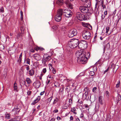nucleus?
<instances>
[{
  "label": "nucleus",
  "instance_id": "nucleus-4",
  "mask_svg": "<svg viewBox=\"0 0 121 121\" xmlns=\"http://www.w3.org/2000/svg\"><path fill=\"white\" fill-rule=\"evenodd\" d=\"M78 45V48L79 49L83 50L86 49L87 47L88 43L85 40H82L79 41Z\"/></svg>",
  "mask_w": 121,
  "mask_h": 121
},
{
  "label": "nucleus",
  "instance_id": "nucleus-55",
  "mask_svg": "<svg viewBox=\"0 0 121 121\" xmlns=\"http://www.w3.org/2000/svg\"><path fill=\"white\" fill-rule=\"evenodd\" d=\"M84 117V114L82 112L80 115L79 117L81 118H82Z\"/></svg>",
  "mask_w": 121,
  "mask_h": 121
},
{
  "label": "nucleus",
  "instance_id": "nucleus-64",
  "mask_svg": "<svg viewBox=\"0 0 121 121\" xmlns=\"http://www.w3.org/2000/svg\"><path fill=\"white\" fill-rule=\"evenodd\" d=\"M120 18H120L119 17L118 18L117 20H116V22L117 23V24H118Z\"/></svg>",
  "mask_w": 121,
  "mask_h": 121
},
{
  "label": "nucleus",
  "instance_id": "nucleus-16",
  "mask_svg": "<svg viewBox=\"0 0 121 121\" xmlns=\"http://www.w3.org/2000/svg\"><path fill=\"white\" fill-rule=\"evenodd\" d=\"M39 65V63L38 62H34L33 64V68L35 69Z\"/></svg>",
  "mask_w": 121,
  "mask_h": 121
},
{
  "label": "nucleus",
  "instance_id": "nucleus-63",
  "mask_svg": "<svg viewBox=\"0 0 121 121\" xmlns=\"http://www.w3.org/2000/svg\"><path fill=\"white\" fill-rule=\"evenodd\" d=\"M76 111V109L74 107L71 110V111L72 112L73 111Z\"/></svg>",
  "mask_w": 121,
  "mask_h": 121
},
{
  "label": "nucleus",
  "instance_id": "nucleus-14",
  "mask_svg": "<svg viewBox=\"0 0 121 121\" xmlns=\"http://www.w3.org/2000/svg\"><path fill=\"white\" fill-rule=\"evenodd\" d=\"M121 100V96L120 95L118 94L116 98V100L115 101L116 104H117L119 101Z\"/></svg>",
  "mask_w": 121,
  "mask_h": 121
},
{
  "label": "nucleus",
  "instance_id": "nucleus-7",
  "mask_svg": "<svg viewBox=\"0 0 121 121\" xmlns=\"http://www.w3.org/2000/svg\"><path fill=\"white\" fill-rule=\"evenodd\" d=\"M62 13L63 15L65 17H71L73 14L72 12L69 9H62Z\"/></svg>",
  "mask_w": 121,
  "mask_h": 121
},
{
  "label": "nucleus",
  "instance_id": "nucleus-23",
  "mask_svg": "<svg viewBox=\"0 0 121 121\" xmlns=\"http://www.w3.org/2000/svg\"><path fill=\"white\" fill-rule=\"evenodd\" d=\"M26 81L28 84H31V81L30 79L29 78H26Z\"/></svg>",
  "mask_w": 121,
  "mask_h": 121
},
{
  "label": "nucleus",
  "instance_id": "nucleus-21",
  "mask_svg": "<svg viewBox=\"0 0 121 121\" xmlns=\"http://www.w3.org/2000/svg\"><path fill=\"white\" fill-rule=\"evenodd\" d=\"M14 90L15 91L17 92V84L16 82H15L14 84Z\"/></svg>",
  "mask_w": 121,
  "mask_h": 121
},
{
  "label": "nucleus",
  "instance_id": "nucleus-46",
  "mask_svg": "<svg viewBox=\"0 0 121 121\" xmlns=\"http://www.w3.org/2000/svg\"><path fill=\"white\" fill-rule=\"evenodd\" d=\"M107 97L108 98L109 97V92L108 91H106L105 92V93Z\"/></svg>",
  "mask_w": 121,
  "mask_h": 121
},
{
  "label": "nucleus",
  "instance_id": "nucleus-36",
  "mask_svg": "<svg viewBox=\"0 0 121 121\" xmlns=\"http://www.w3.org/2000/svg\"><path fill=\"white\" fill-rule=\"evenodd\" d=\"M80 101V99H78L77 103H79L80 104V105L82 106L83 105V102L82 100H81Z\"/></svg>",
  "mask_w": 121,
  "mask_h": 121
},
{
  "label": "nucleus",
  "instance_id": "nucleus-60",
  "mask_svg": "<svg viewBox=\"0 0 121 121\" xmlns=\"http://www.w3.org/2000/svg\"><path fill=\"white\" fill-rule=\"evenodd\" d=\"M50 82V80L47 79V80L46 81V84L47 85H48V83Z\"/></svg>",
  "mask_w": 121,
  "mask_h": 121
},
{
  "label": "nucleus",
  "instance_id": "nucleus-45",
  "mask_svg": "<svg viewBox=\"0 0 121 121\" xmlns=\"http://www.w3.org/2000/svg\"><path fill=\"white\" fill-rule=\"evenodd\" d=\"M19 117V116H16L15 117L13 118L14 121H18V120H17L18 118Z\"/></svg>",
  "mask_w": 121,
  "mask_h": 121
},
{
  "label": "nucleus",
  "instance_id": "nucleus-29",
  "mask_svg": "<svg viewBox=\"0 0 121 121\" xmlns=\"http://www.w3.org/2000/svg\"><path fill=\"white\" fill-rule=\"evenodd\" d=\"M25 61H26V62L27 64H28L29 65H30V59L29 58H27L26 60L25 59L24 62H25Z\"/></svg>",
  "mask_w": 121,
  "mask_h": 121
},
{
  "label": "nucleus",
  "instance_id": "nucleus-57",
  "mask_svg": "<svg viewBox=\"0 0 121 121\" xmlns=\"http://www.w3.org/2000/svg\"><path fill=\"white\" fill-rule=\"evenodd\" d=\"M88 89L89 88L88 87H86L84 88V91H85V92H87L86 91L88 90Z\"/></svg>",
  "mask_w": 121,
  "mask_h": 121
},
{
  "label": "nucleus",
  "instance_id": "nucleus-9",
  "mask_svg": "<svg viewBox=\"0 0 121 121\" xmlns=\"http://www.w3.org/2000/svg\"><path fill=\"white\" fill-rule=\"evenodd\" d=\"M82 35L83 39L87 40L91 37V33L88 31H85L83 32Z\"/></svg>",
  "mask_w": 121,
  "mask_h": 121
},
{
  "label": "nucleus",
  "instance_id": "nucleus-15",
  "mask_svg": "<svg viewBox=\"0 0 121 121\" xmlns=\"http://www.w3.org/2000/svg\"><path fill=\"white\" fill-rule=\"evenodd\" d=\"M28 73L30 76H32L34 74L35 71L32 69H31L28 71Z\"/></svg>",
  "mask_w": 121,
  "mask_h": 121
},
{
  "label": "nucleus",
  "instance_id": "nucleus-28",
  "mask_svg": "<svg viewBox=\"0 0 121 121\" xmlns=\"http://www.w3.org/2000/svg\"><path fill=\"white\" fill-rule=\"evenodd\" d=\"M66 90L68 93L69 92L70 90L71 89L70 87L68 86H67V87L66 88Z\"/></svg>",
  "mask_w": 121,
  "mask_h": 121
},
{
  "label": "nucleus",
  "instance_id": "nucleus-44",
  "mask_svg": "<svg viewBox=\"0 0 121 121\" xmlns=\"http://www.w3.org/2000/svg\"><path fill=\"white\" fill-rule=\"evenodd\" d=\"M41 96H38L35 99L37 102H38L40 99Z\"/></svg>",
  "mask_w": 121,
  "mask_h": 121
},
{
  "label": "nucleus",
  "instance_id": "nucleus-27",
  "mask_svg": "<svg viewBox=\"0 0 121 121\" xmlns=\"http://www.w3.org/2000/svg\"><path fill=\"white\" fill-rule=\"evenodd\" d=\"M7 69H4V74H3L4 77H6L7 75Z\"/></svg>",
  "mask_w": 121,
  "mask_h": 121
},
{
  "label": "nucleus",
  "instance_id": "nucleus-53",
  "mask_svg": "<svg viewBox=\"0 0 121 121\" xmlns=\"http://www.w3.org/2000/svg\"><path fill=\"white\" fill-rule=\"evenodd\" d=\"M109 27L108 26H107L106 28V33H108V32L109 30Z\"/></svg>",
  "mask_w": 121,
  "mask_h": 121
},
{
  "label": "nucleus",
  "instance_id": "nucleus-58",
  "mask_svg": "<svg viewBox=\"0 0 121 121\" xmlns=\"http://www.w3.org/2000/svg\"><path fill=\"white\" fill-rule=\"evenodd\" d=\"M30 44H31V46H33L34 45V42L33 40H32L30 42Z\"/></svg>",
  "mask_w": 121,
  "mask_h": 121
},
{
  "label": "nucleus",
  "instance_id": "nucleus-30",
  "mask_svg": "<svg viewBox=\"0 0 121 121\" xmlns=\"http://www.w3.org/2000/svg\"><path fill=\"white\" fill-rule=\"evenodd\" d=\"M5 117L7 119H9L10 118V114L8 113L6 114L5 116Z\"/></svg>",
  "mask_w": 121,
  "mask_h": 121
},
{
  "label": "nucleus",
  "instance_id": "nucleus-6",
  "mask_svg": "<svg viewBox=\"0 0 121 121\" xmlns=\"http://www.w3.org/2000/svg\"><path fill=\"white\" fill-rule=\"evenodd\" d=\"M21 104H19L16 105L12 110L13 113L14 115H18L21 108Z\"/></svg>",
  "mask_w": 121,
  "mask_h": 121
},
{
  "label": "nucleus",
  "instance_id": "nucleus-48",
  "mask_svg": "<svg viewBox=\"0 0 121 121\" xmlns=\"http://www.w3.org/2000/svg\"><path fill=\"white\" fill-rule=\"evenodd\" d=\"M83 108L84 109L85 108H87L88 107V106L87 104H84L83 105Z\"/></svg>",
  "mask_w": 121,
  "mask_h": 121
},
{
  "label": "nucleus",
  "instance_id": "nucleus-42",
  "mask_svg": "<svg viewBox=\"0 0 121 121\" xmlns=\"http://www.w3.org/2000/svg\"><path fill=\"white\" fill-rule=\"evenodd\" d=\"M58 101V99L57 98H56L55 99L53 102V104H55L56 103V102Z\"/></svg>",
  "mask_w": 121,
  "mask_h": 121
},
{
  "label": "nucleus",
  "instance_id": "nucleus-35",
  "mask_svg": "<svg viewBox=\"0 0 121 121\" xmlns=\"http://www.w3.org/2000/svg\"><path fill=\"white\" fill-rule=\"evenodd\" d=\"M90 75L91 76H92L94 75L95 74V73L94 71H90L89 72Z\"/></svg>",
  "mask_w": 121,
  "mask_h": 121
},
{
  "label": "nucleus",
  "instance_id": "nucleus-32",
  "mask_svg": "<svg viewBox=\"0 0 121 121\" xmlns=\"http://www.w3.org/2000/svg\"><path fill=\"white\" fill-rule=\"evenodd\" d=\"M72 99L71 98L69 99V105H71L73 103Z\"/></svg>",
  "mask_w": 121,
  "mask_h": 121
},
{
  "label": "nucleus",
  "instance_id": "nucleus-26",
  "mask_svg": "<svg viewBox=\"0 0 121 121\" xmlns=\"http://www.w3.org/2000/svg\"><path fill=\"white\" fill-rule=\"evenodd\" d=\"M20 14H21V20L22 21H23V12L22 11V10H21L20 11Z\"/></svg>",
  "mask_w": 121,
  "mask_h": 121
},
{
  "label": "nucleus",
  "instance_id": "nucleus-34",
  "mask_svg": "<svg viewBox=\"0 0 121 121\" xmlns=\"http://www.w3.org/2000/svg\"><path fill=\"white\" fill-rule=\"evenodd\" d=\"M22 33H18L17 35V39H18L19 37L20 36H22Z\"/></svg>",
  "mask_w": 121,
  "mask_h": 121
},
{
  "label": "nucleus",
  "instance_id": "nucleus-37",
  "mask_svg": "<svg viewBox=\"0 0 121 121\" xmlns=\"http://www.w3.org/2000/svg\"><path fill=\"white\" fill-rule=\"evenodd\" d=\"M64 88V87H62L60 89V93L62 94L63 93Z\"/></svg>",
  "mask_w": 121,
  "mask_h": 121
},
{
  "label": "nucleus",
  "instance_id": "nucleus-38",
  "mask_svg": "<svg viewBox=\"0 0 121 121\" xmlns=\"http://www.w3.org/2000/svg\"><path fill=\"white\" fill-rule=\"evenodd\" d=\"M87 27H88L90 30H92V26L90 24L88 23V24L87 25Z\"/></svg>",
  "mask_w": 121,
  "mask_h": 121
},
{
  "label": "nucleus",
  "instance_id": "nucleus-50",
  "mask_svg": "<svg viewBox=\"0 0 121 121\" xmlns=\"http://www.w3.org/2000/svg\"><path fill=\"white\" fill-rule=\"evenodd\" d=\"M97 88L96 87H95L93 88L92 89V91L94 92H95L96 91V90L97 89Z\"/></svg>",
  "mask_w": 121,
  "mask_h": 121
},
{
  "label": "nucleus",
  "instance_id": "nucleus-8",
  "mask_svg": "<svg viewBox=\"0 0 121 121\" xmlns=\"http://www.w3.org/2000/svg\"><path fill=\"white\" fill-rule=\"evenodd\" d=\"M51 59V56L48 54H44L42 59V62L44 65H45L47 61H49Z\"/></svg>",
  "mask_w": 121,
  "mask_h": 121
},
{
  "label": "nucleus",
  "instance_id": "nucleus-49",
  "mask_svg": "<svg viewBox=\"0 0 121 121\" xmlns=\"http://www.w3.org/2000/svg\"><path fill=\"white\" fill-rule=\"evenodd\" d=\"M25 29V27L24 26H22L21 27V31L24 30Z\"/></svg>",
  "mask_w": 121,
  "mask_h": 121
},
{
  "label": "nucleus",
  "instance_id": "nucleus-13",
  "mask_svg": "<svg viewBox=\"0 0 121 121\" xmlns=\"http://www.w3.org/2000/svg\"><path fill=\"white\" fill-rule=\"evenodd\" d=\"M94 13V11L93 9L91 8H90L88 9V12L87 13V15L88 16H91L92 13Z\"/></svg>",
  "mask_w": 121,
  "mask_h": 121
},
{
  "label": "nucleus",
  "instance_id": "nucleus-62",
  "mask_svg": "<svg viewBox=\"0 0 121 121\" xmlns=\"http://www.w3.org/2000/svg\"><path fill=\"white\" fill-rule=\"evenodd\" d=\"M46 68H44L42 70V72L44 73L46 72Z\"/></svg>",
  "mask_w": 121,
  "mask_h": 121
},
{
  "label": "nucleus",
  "instance_id": "nucleus-24",
  "mask_svg": "<svg viewBox=\"0 0 121 121\" xmlns=\"http://www.w3.org/2000/svg\"><path fill=\"white\" fill-rule=\"evenodd\" d=\"M53 93H52L51 96L47 99V100L48 102H50L53 98Z\"/></svg>",
  "mask_w": 121,
  "mask_h": 121
},
{
  "label": "nucleus",
  "instance_id": "nucleus-22",
  "mask_svg": "<svg viewBox=\"0 0 121 121\" xmlns=\"http://www.w3.org/2000/svg\"><path fill=\"white\" fill-rule=\"evenodd\" d=\"M105 48H107V49H109L110 48V45L109 43H107L106 44V46L105 47L104 46V49Z\"/></svg>",
  "mask_w": 121,
  "mask_h": 121
},
{
  "label": "nucleus",
  "instance_id": "nucleus-5",
  "mask_svg": "<svg viewBox=\"0 0 121 121\" xmlns=\"http://www.w3.org/2000/svg\"><path fill=\"white\" fill-rule=\"evenodd\" d=\"M62 9H60L58 10L57 14L55 17V20L56 21L58 22L60 21L61 16L62 15Z\"/></svg>",
  "mask_w": 121,
  "mask_h": 121
},
{
  "label": "nucleus",
  "instance_id": "nucleus-40",
  "mask_svg": "<svg viewBox=\"0 0 121 121\" xmlns=\"http://www.w3.org/2000/svg\"><path fill=\"white\" fill-rule=\"evenodd\" d=\"M119 67V66L118 65H116L115 67H113V69H116V71L117 70V69H118Z\"/></svg>",
  "mask_w": 121,
  "mask_h": 121
},
{
  "label": "nucleus",
  "instance_id": "nucleus-10",
  "mask_svg": "<svg viewBox=\"0 0 121 121\" xmlns=\"http://www.w3.org/2000/svg\"><path fill=\"white\" fill-rule=\"evenodd\" d=\"M77 31L75 29L69 31L68 34V36L70 38H72L76 35L77 34Z\"/></svg>",
  "mask_w": 121,
  "mask_h": 121
},
{
  "label": "nucleus",
  "instance_id": "nucleus-59",
  "mask_svg": "<svg viewBox=\"0 0 121 121\" xmlns=\"http://www.w3.org/2000/svg\"><path fill=\"white\" fill-rule=\"evenodd\" d=\"M52 68V71L53 73V74L55 73L56 72L55 69L54 68H53H53Z\"/></svg>",
  "mask_w": 121,
  "mask_h": 121
},
{
  "label": "nucleus",
  "instance_id": "nucleus-25",
  "mask_svg": "<svg viewBox=\"0 0 121 121\" xmlns=\"http://www.w3.org/2000/svg\"><path fill=\"white\" fill-rule=\"evenodd\" d=\"M77 17H78V19L81 21H82L83 20V19L82 17V16L81 15H79V16H78V15H77Z\"/></svg>",
  "mask_w": 121,
  "mask_h": 121
},
{
  "label": "nucleus",
  "instance_id": "nucleus-39",
  "mask_svg": "<svg viewBox=\"0 0 121 121\" xmlns=\"http://www.w3.org/2000/svg\"><path fill=\"white\" fill-rule=\"evenodd\" d=\"M69 106L68 105L66 104H65L63 106V108L65 109H66L68 108Z\"/></svg>",
  "mask_w": 121,
  "mask_h": 121
},
{
  "label": "nucleus",
  "instance_id": "nucleus-41",
  "mask_svg": "<svg viewBox=\"0 0 121 121\" xmlns=\"http://www.w3.org/2000/svg\"><path fill=\"white\" fill-rule=\"evenodd\" d=\"M73 23V21H71L69 22L68 24V26H71Z\"/></svg>",
  "mask_w": 121,
  "mask_h": 121
},
{
  "label": "nucleus",
  "instance_id": "nucleus-54",
  "mask_svg": "<svg viewBox=\"0 0 121 121\" xmlns=\"http://www.w3.org/2000/svg\"><path fill=\"white\" fill-rule=\"evenodd\" d=\"M120 83V81H119L117 83L116 85V87L117 88H118L119 87V85Z\"/></svg>",
  "mask_w": 121,
  "mask_h": 121
},
{
  "label": "nucleus",
  "instance_id": "nucleus-3",
  "mask_svg": "<svg viewBox=\"0 0 121 121\" xmlns=\"http://www.w3.org/2000/svg\"><path fill=\"white\" fill-rule=\"evenodd\" d=\"M79 40L78 39H72L68 43L69 46L72 48H75L77 47H78Z\"/></svg>",
  "mask_w": 121,
  "mask_h": 121
},
{
  "label": "nucleus",
  "instance_id": "nucleus-56",
  "mask_svg": "<svg viewBox=\"0 0 121 121\" xmlns=\"http://www.w3.org/2000/svg\"><path fill=\"white\" fill-rule=\"evenodd\" d=\"M25 66H26V69L27 70V71H28V70H29L30 69L29 66L28 65H25Z\"/></svg>",
  "mask_w": 121,
  "mask_h": 121
},
{
  "label": "nucleus",
  "instance_id": "nucleus-51",
  "mask_svg": "<svg viewBox=\"0 0 121 121\" xmlns=\"http://www.w3.org/2000/svg\"><path fill=\"white\" fill-rule=\"evenodd\" d=\"M27 94L28 95H30L31 94V92L30 91H28L27 92Z\"/></svg>",
  "mask_w": 121,
  "mask_h": 121
},
{
  "label": "nucleus",
  "instance_id": "nucleus-11",
  "mask_svg": "<svg viewBox=\"0 0 121 121\" xmlns=\"http://www.w3.org/2000/svg\"><path fill=\"white\" fill-rule=\"evenodd\" d=\"M34 58L37 61L40 60L41 59V57L39 54H35L33 55Z\"/></svg>",
  "mask_w": 121,
  "mask_h": 121
},
{
  "label": "nucleus",
  "instance_id": "nucleus-52",
  "mask_svg": "<svg viewBox=\"0 0 121 121\" xmlns=\"http://www.w3.org/2000/svg\"><path fill=\"white\" fill-rule=\"evenodd\" d=\"M22 61V58L19 57L18 59V62L19 64L21 63Z\"/></svg>",
  "mask_w": 121,
  "mask_h": 121
},
{
  "label": "nucleus",
  "instance_id": "nucleus-19",
  "mask_svg": "<svg viewBox=\"0 0 121 121\" xmlns=\"http://www.w3.org/2000/svg\"><path fill=\"white\" fill-rule=\"evenodd\" d=\"M110 55V54L108 53L106 54L104 58L106 60H109L110 57H111Z\"/></svg>",
  "mask_w": 121,
  "mask_h": 121
},
{
  "label": "nucleus",
  "instance_id": "nucleus-61",
  "mask_svg": "<svg viewBox=\"0 0 121 121\" xmlns=\"http://www.w3.org/2000/svg\"><path fill=\"white\" fill-rule=\"evenodd\" d=\"M105 17V15H102L101 16V19L102 20L104 19Z\"/></svg>",
  "mask_w": 121,
  "mask_h": 121
},
{
  "label": "nucleus",
  "instance_id": "nucleus-33",
  "mask_svg": "<svg viewBox=\"0 0 121 121\" xmlns=\"http://www.w3.org/2000/svg\"><path fill=\"white\" fill-rule=\"evenodd\" d=\"M68 6L70 9H73V5L69 3L68 4Z\"/></svg>",
  "mask_w": 121,
  "mask_h": 121
},
{
  "label": "nucleus",
  "instance_id": "nucleus-20",
  "mask_svg": "<svg viewBox=\"0 0 121 121\" xmlns=\"http://www.w3.org/2000/svg\"><path fill=\"white\" fill-rule=\"evenodd\" d=\"M35 84V86L36 88H39L41 85V83L39 81L37 82H36Z\"/></svg>",
  "mask_w": 121,
  "mask_h": 121
},
{
  "label": "nucleus",
  "instance_id": "nucleus-47",
  "mask_svg": "<svg viewBox=\"0 0 121 121\" xmlns=\"http://www.w3.org/2000/svg\"><path fill=\"white\" fill-rule=\"evenodd\" d=\"M63 56H64L63 55H61V56H59V59H60V60H61L62 61H63L64 60V58H61V57L62 56V57H63Z\"/></svg>",
  "mask_w": 121,
  "mask_h": 121
},
{
  "label": "nucleus",
  "instance_id": "nucleus-43",
  "mask_svg": "<svg viewBox=\"0 0 121 121\" xmlns=\"http://www.w3.org/2000/svg\"><path fill=\"white\" fill-rule=\"evenodd\" d=\"M38 102H37V100H36L35 99V100L34 101H33V102H32L31 104V105H35L36 103H37Z\"/></svg>",
  "mask_w": 121,
  "mask_h": 121
},
{
  "label": "nucleus",
  "instance_id": "nucleus-31",
  "mask_svg": "<svg viewBox=\"0 0 121 121\" xmlns=\"http://www.w3.org/2000/svg\"><path fill=\"white\" fill-rule=\"evenodd\" d=\"M94 13L95 14H97L99 13V12L98 10V8L95 9H94Z\"/></svg>",
  "mask_w": 121,
  "mask_h": 121
},
{
  "label": "nucleus",
  "instance_id": "nucleus-2",
  "mask_svg": "<svg viewBox=\"0 0 121 121\" xmlns=\"http://www.w3.org/2000/svg\"><path fill=\"white\" fill-rule=\"evenodd\" d=\"M91 5L90 1H87L84 5L81 6L79 7V10L82 13H85L88 11V8L90 7Z\"/></svg>",
  "mask_w": 121,
  "mask_h": 121
},
{
  "label": "nucleus",
  "instance_id": "nucleus-1",
  "mask_svg": "<svg viewBox=\"0 0 121 121\" xmlns=\"http://www.w3.org/2000/svg\"><path fill=\"white\" fill-rule=\"evenodd\" d=\"M77 57V61H79L82 64H85L87 62L88 58H89L90 54L89 52H87L86 53L84 52H80L78 51L76 53Z\"/></svg>",
  "mask_w": 121,
  "mask_h": 121
},
{
  "label": "nucleus",
  "instance_id": "nucleus-18",
  "mask_svg": "<svg viewBox=\"0 0 121 121\" xmlns=\"http://www.w3.org/2000/svg\"><path fill=\"white\" fill-rule=\"evenodd\" d=\"M102 96H100L98 98L99 103L101 105H103V103L102 101Z\"/></svg>",
  "mask_w": 121,
  "mask_h": 121
},
{
  "label": "nucleus",
  "instance_id": "nucleus-17",
  "mask_svg": "<svg viewBox=\"0 0 121 121\" xmlns=\"http://www.w3.org/2000/svg\"><path fill=\"white\" fill-rule=\"evenodd\" d=\"M56 4L60 6L62 5L63 3V0H57L56 1Z\"/></svg>",
  "mask_w": 121,
  "mask_h": 121
},
{
  "label": "nucleus",
  "instance_id": "nucleus-12",
  "mask_svg": "<svg viewBox=\"0 0 121 121\" xmlns=\"http://www.w3.org/2000/svg\"><path fill=\"white\" fill-rule=\"evenodd\" d=\"M82 98L84 100H88L89 99V97L88 96L87 92H85L84 93H83Z\"/></svg>",
  "mask_w": 121,
  "mask_h": 121
}]
</instances>
